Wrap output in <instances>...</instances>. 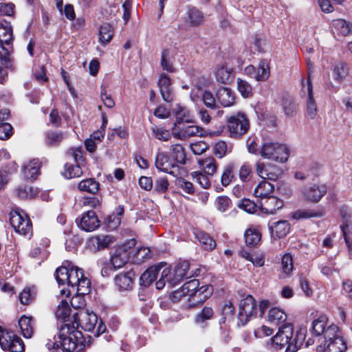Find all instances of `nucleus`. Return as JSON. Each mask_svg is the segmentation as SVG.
Segmentation results:
<instances>
[{
    "instance_id": "51",
    "label": "nucleus",
    "mask_w": 352,
    "mask_h": 352,
    "mask_svg": "<svg viewBox=\"0 0 352 352\" xmlns=\"http://www.w3.org/2000/svg\"><path fill=\"white\" fill-rule=\"evenodd\" d=\"M214 315L213 309L210 307H204L195 317V322L202 325L206 320H210Z\"/></svg>"
},
{
    "instance_id": "49",
    "label": "nucleus",
    "mask_w": 352,
    "mask_h": 352,
    "mask_svg": "<svg viewBox=\"0 0 352 352\" xmlns=\"http://www.w3.org/2000/svg\"><path fill=\"white\" fill-rule=\"evenodd\" d=\"M70 307L66 300H61L60 303L57 306L55 311L56 317L63 321H65L66 318L69 316Z\"/></svg>"
},
{
    "instance_id": "19",
    "label": "nucleus",
    "mask_w": 352,
    "mask_h": 352,
    "mask_svg": "<svg viewBox=\"0 0 352 352\" xmlns=\"http://www.w3.org/2000/svg\"><path fill=\"white\" fill-rule=\"evenodd\" d=\"M283 201L282 199L275 196H269L263 199H261L258 203L260 209L267 214H273L276 210L282 208Z\"/></svg>"
},
{
    "instance_id": "62",
    "label": "nucleus",
    "mask_w": 352,
    "mask_h": 352,
    "mask_svg": "<svg viewBox=\"0 0 352 352\" xmlns=\"http://www.w3.org/2000/svg\"><path fill=\"white\" fill-rule=\"evenodd\" d=\"M176 185L178 188L183 190L184 192L192 195L195 192L193 184L184 179V178L179 177L176 179Z\"/></svg>"
},
{
    "instance_id": "41",
    "label": "nucleus",
    "mask_w": 352,
    "mask_h": 352,
    "mask_svg": "<svg viewBox=\"0 0 352 352\" xmlns=\"http://www.w3.org/2000/svg\"><path fill=\"white\" fill-rule=\"evenodd\" d=\"M232 151V145L225 141L221 140L215 143L214 146V153L218 158H222Z\"/></svg>"
},
{
    "instance_id": "20",
    "label": "nucleus",
    "mask_w": 352,
    "mask_h": 352,
    "mask_svg": "<svg viewBox=\"0 0 352 352\" xmlns=\"http://www.w3.org/2000/svg\"><path fill=\"white\" fill-rule=\"evenodd\" d=\"M199 285V281L195 278L185 283L179 289L172 293L171 298L173 301L176 302L181 300L182 298H186L190 294V293H193L197 291Z\"/></svg>"
},
{
    "instance_id": "27",
    "label": "nucleus",
    "mask_w": 352,
    "mask_h": 352,
    "mask_svg": "<svg viewBox=\"0 0 352 352\" xmlns=\"http://www.w3.org/2000/svg\"><path fill=\"white\" fill-rule=\"evenodd\" d=\"M34 322L32 317L23 316L19 320V326L21 333L25 338H30L33 336L34 331Z\"/></svg>"
},
{
    "instance_id": "45",
    "label": "nucleus",
    "mask_w": 352,
    "mask_h": 352,
    "mask_svg": "<svg viewBox=\"0 0 352 352\" xmlns=\"http://www.w3.org/2000/svg\"><path fill=\"white\" fill-rule=\"evenodd\" d=\"M199 164L207 175H212L217 170L216 162L213 157L199 160Z\"/></svg>"
},
{
    "instance_id": "60",
    "label": "nucleus",
    "mask_w": 352,
    "mask_h": 352,
    "mask_svg": "<svg viewBox=\"0 0 352 352\" xmlns=\"http://www.w3.org/2000/svg\"><path fill=\"white\" fill-rule=\"evenodd\" d=\"M188 305L189 307H195L199 304H201L205 302L207 299H204L203 295L198 290L195 291L193 293H190V294L186 297Z\"/></svg>"
},
{
    "instance_id": "7",
    "label": "nucleus",
    "mask_w": 352,
    "mask_h": 352,
    "mask_svg": "<svg viewBox=\"0 0 352 352\" xmlns=\"http://www.w3.org/2000/svg\"><path fill=\"white\" fill-rule=\"evenodd\" d=\"M227 124L231 137H239L245 134L249 129V120L243 113L230 116L227 119Z\"/></svg>"
},
{
    "instance_id": "3",
    "label": "nucleus",
    "mask_w": 352,
    "mask_h": 352,
    "mask_svg": "<svg viewBox=\"0 0 352 352\" xmlns=\"http://www.w3.org/2000/svg\"><path fill=\"white\" fill-rule=\"evenodd\" d=\"M259 153L263 158L282 163L285 162L289 157V149L287 146L278 142L264 143Z\"/></svg>"
},
{
    "instance_id": "5",
    "label": "nucleus",
    "mask_w": 352,
    "mask_h": 352,
    "mask_svg": "<svg viewBox=\"0 0 352 352\" xmlns=\"http://www.w3.org/2000/svg\"><path fill=\"white\" fill-rule=\"evenodd\" d=\"M0 346L4 351L23 352L25 346L23 340L13 331L0 327Z\"/></svg>"
},
{
    "instance_id": "31",
    "label": "nucleus",
    "mask_w": 352,
    "mask_h": 352,
    "mask_svg": "<svg viewBox=\"0 0 352 352\" xmlns=\"http://www.w3.org/2000/svg\"><path fill=\"white\" fill-rule=\"evenodd\" d=\"M287 319V315L283 310L273 307L271 308L267 314L268 321L274 324L280 325L283 323Z\"/></svg>"
},
{
    "instance_id": "39",
    "label": "nucleus",
    "mask_w": 352,
    "mask_h": 352,
    "mask_svg": "<svg viewBox=\"0 0 352 352\" xmlns=\"http://www.w3.org/2000/svg\"><path fill=\"white\" fill-rule=\"evenodd\" d=\"M272 233L278 238L285 236L289 231L290 225L287 221H279L270 227Z\"/></svg>"
},
{
    "instance_id": "63",
    "label": "nucleus",
    "mask_w": 352,
    "mask_h": 352,
    "mask_svg": "<svg viewBox=\"0 0 352 352\" xmlns=\"http://www.w3.org/2000/svg\"><path fill=\"white\" fill-rule=\"evenodd\" d=\"M0 60L1 64L5 67H11L12 64L9 57V49L3 47V44H1V43H0Z\"/></svg>"
},
{
    "instance_id": "12",
    "label": "nucleus",
    "mask_w": 352,
    "mask_h": 352,
    "mask_svg": "<svg viewBox=\"0 0 352 352\" xmlns=\"http://www.w3.org/2000/svg\"><path fill=\"white\" fill-rule=\"evenodd\" d=\"M309 75L310 74L309 73V77L306 82L304 79L301 80L302 91L307 94L306 113L311 119H314L317 115V105L314 99L313 85Z\"/></svg>"
},
{
    "instance_id": "57",
    "label": "nucleus",
    "mask_w": 352,
    "mask_h": 352,
    "mask_svg": "<svg viewBox=\"0 0 352 352\" xmlns=\"http://www.w3.org/2000/svg\"><path fill=\"white\" fill-rule=\"evenodd\" d=\"M153 137L160 141H168L170 138L169 131L157 126H153L151 129Z\"/></svg>"
},
{
    "instance_id": "10",
    "label": "nucleus",
    "mask_w": 352,
    "mask_h": 352,
    "mask_svg": "<svg viewBox=\"0 0 352 352\" xmlns=\"http://www.w3.org/2000/svg\"><path fill=\"white\" fill-rule=\"evenodd\" d=\"M190 265L188 261H184L179 263L175 267L173 273L169 274L167 279L168 285L173 287L179 283L183 279L193 276L195 273L190 270Z\"/></svg>"
},
{
    "instance_id": "8",
    "label": "nucleus",
    "mask_w": 352,
    "mask_h": 352,
    "mask_svg": "<svg viewBox=\"0 0 352 352\" xmlns=\"http://www.w3.org/2000/svg\"><path fill=\"white\" fill-rule=\"evenodd\" d=\"M327 323V318L325 316H320L312 321L310 330L317 336L323 335L324 339L333 336L335 332L338 331V327L334 324Z\"/></svg>"
},
{
    "instance_id": "54",
    "label": "nucleus",
    "mask_w": 352,
    "mask_h": 352,
    "mask_svg": "<svg viewBox=\"0 0 352 352\" xmlns=\"http://www.w3.org/2000/svg\"><path fill=\"white\" fill-rule=\"evenodd\" d=\"M64 139V133L61 131H50L46 133V142L50 146L58 144Z\"/></svg>"
},
{
    "instance_id": "24",
    "label": "nucleus",
    "mask_w": 352,
    "mask_h": 352,
    "mask_svg": "<svg viewBox=\"0 0 352 352\" xmlns=\"http://www.w3.org/2000/svg\"><path fill=\"white\" fill-rule=\"evenodd\" d=\"M129 258V253L124 248L121 247L116 250L111 258V263L114 270L123 267Z\"/></svg>"
},
{
    "instance_id": "47",
    "label": "nucleus",
    "mask_w": 352,
    "mask_h": 352,
    "mask_svg": "<svg viewBox=\"0 0 352 352\" xmlns=\"http://www.w3.org/2000/svg\"><path fill=\"white\" fill-rule=\"evenodd\" d=\"M347 75V69L345 64L342 62L336 63L333 67V78L340 82Z\"/></svg>"
},
{
    "instance_id": "48",
    "label": "nucleus",
    "mask_w": 352,
    "mask_h": 352,
    "mask_svg": "<svg viewBox=\"0 0 352 352\" xmlns=\"http://www.w3.org/2000/svg\"><path fill=\"white\" fill-rule=\"evenodd\" d=\"M28 219V217L23 212H21L19 210H13L10 212V222L14 230L19 229L22 222H24L25 219Z\"/></svg>"
},
{
    "instance_id": "37",
    "label": "nucleus",
    "mask_w": 352,
    "mask_h": 352,
    "mask_svg": "<svg viewBox=\"0 0 352 352\" xmlns=\"http://www.w3.org/2000/svg\"><path fill=\"white\" fill-rule=\"evenodd\" d=\"M196 238L199 240L203 248L207 251L213 250L216 246L215 241L204 232L198 231L196 233Z\"/></svg>"
},
{
    "instance_id": "1",
    "label": "nucleus",
    "mask_w": 352,
    "mask_h": 352,
    "mask_svg": "<svg viewBox=\"0 0 352 352\" xmlns=\"http://www.w3.org/2000/svg\"><path fill=\"white\" fill-rule=\"evenodd\" d=\"M58 338L53 342L46 344L52 352H81L84 349L82 334L74 324L65 323L61 325Z\"/></svg>"
},
{
    "instance_id": "53",
    "label": "nucleus",
    "mask_w": 352,
    "mask_h": 352,
    "mask_svg": "<svg viewBox=\"0 0 352 352\" xmlns=\"http://www.w3.org/2000/svg\"><path fill=\"white\" fill-rule=\"evenodd\" d=\"M37 190L32 186H19L16 189V195L21 199H32L37 195Z\"/></svg>"
},
{
    "instance_id": "30",
    "label": "nucleus",
    "mask_w": 352,
    "mask_h": 352,
    "mask_svg": "<svg viewBox=\"0 0 352 352\" xmlns=\"http://www.w3.org/2000/svg\"><path fill=\"white\" fill-rule=\"evenodd\" d=\"M232 69L226 65H220L214 69V76L218 82L228 84L232 80Z\"/></svg>"
},
{
    "instance_id": "22",
    "label": "nucleus",
    "mask_w": 352,
    "mask_h": 352,
    "mask_svg": "<svg viewBox=\"0 0 352 352\" xmlns=\"http://www.w3.org/2000/svg\"><path fill=\"white\" fill-rule=\"evenodd\" d=\"M135 273L129 270L124 273H120L114 278L116 286L120 291H127L132 289Z\"/></svg>"
},
{
    "instance_id": "28",
    "label": "nucleus",
    "mask_w": 352,
    "mask_h": 352,
    "mask_svg": "<svg viewBox=\"0 0 352 352\" xmlns=\"http://www.w3.org/2000/svg\"><path fill=\"white\" fill-rule=\"evenodd\" d=\"M274 191V186L270 182L263 179L255 187L254 195L255 197L263 199L271 195Z\"/></svg>"
},
{
    "instance_id": "64",
    "label": "nucleus",
    "mask_w": 352,
    "mask_h": 352,
    "mask_svg": "<svg viewBox=\"0 0 352 352\" xmlns=\"http://www.w3.org/2000/svg\"><path fill=\"white\" fill-rule=\"evenodd\" d=\"M169 182L166 177H160L156 179L154 186V191L157 193L165 192L168 188Z\"/></svg>"
},
{
    "instance_id": "38",
    "label": "nucleus",
    "mask_w": 352,
    "mask_h": 352,
    "mask_svg": "<svg viewBox=\"0 0 352 352\" xmlns=\"http://www.w3.org/2000/svg\"><path fill=\"white\" fill-rule=\"evenodd\" d=\"M324 215L322 210L314 209L298 210L293 214V218L295 219H309L312 217H321Z\"/></svg>"
},
{
    "instance_id": "46",
    "label": "nucleus",
    "mask_w": 352,
    "mask_h": 352,
    "mask_svg": "<svg viewBox=\"0 0 352 352\" xmlns=\"http://www.w3.org/2000/svg\"><path fill=\"white\" fill-rule=\"evenodd\" d=\"M257 81H265L270 76V62L267 59L260 61L258 67L256 69Z\"/></svg>"
},
{
    "instance_id": "34",
    "label": "nucleus",
    "mask_w": 352,
    "mask_h": 352,
    "mask_svg": "<svg viewBox=\"0 0 352 352\" xmlns=\"http://www.w3.org/2000/svg\"><path fill=\"white\" fill-rule=\"evenodd\" d=\"M160 65L164 70L173 73L175 72L173 66V57L170 51L168 49L164 50L161 55Z\"/></svg>"
},
{
    "instance_id": "32",
    "label": "nucleus",
    "mask_w": 352,
    "mask_h": 352,
    "mask_svg": "<svg viewBox=\"0 0 352 352\" xmlns=\"http://www.w3.org/2000/svg\"><path fill=\"white\" fill-rule=\"evenodd\" d=\"M176 121L173 129L177 130V127L183 125L185 123L191 122L190 114L188 109L181 106H178L175 110Z\"/></svg>"
},
{
    "instance_id": "52",
    "label": "nucleus",
    "mask_w": 352,
    "mask_h": 352,
    "mask_svg": "<svg viewBox=\"0 0 352 352\" xmlns=\"http://www.w3.org/2000/svg\"><path fill=\"white\" fill-rule=\"evenodd\" d=\"M281 107L286 116L292 117L294 116L296 105L292 98L289 97L283 98L281 102Z\"/></svg>"
},
{
    "instance_id": "18",
    "label": "nucleus",
    "mask_w": 352,
    "mask_h": 352,
    "mask_svg": "<svg viewBox=\"0 0 352 352\" xmlns=\"http://www.w3.org/2000/svg\"><path fill=\"white\" fill-rule=\"evenodd\" d=\"M327 188L324 184H314L302 190L304 199L311 203H318L327 193Z\"/></svg>"
},
{
    "instance_id": "17",
    "label": "nucleus",
    "mask_w": 352,
    "mask_h": 352,
    "mask_svg": "<svg viewBox=\"0 0 352 352\" xmlns=\"http://www.w3.org/2000/svg\"><path fill=\"white\" fill-rule=\"evenodd\" d=\"M155 165L157 170L176 176L173 168L177 167V165L165 152L157 153L155 156Z\"/></svg>"
},
{
    "instance_id": "55",
    "label": "nucleus",
    "mask_w": 352,
    "mask_h": 352,
    "mask_svg": "<svg viewBox=\"0 0 352 352\" xmlns=\"http://www.w3.org/2000/svg\"><path fill=\"white\" fill-rule=\"evenodd\" d=\"M294 268L293 259L290 254H285L281 258V269L283 273L288 276L292 273Z\"/></svg>"
},
{
    "instance_id": "16",
    "label": "nucleus",
    "mask_w": 352,
    "mask_h": 352,
    "mask_svg": "<svg viewBox=\"0 0 352 352\" xmlns=\"http://www.w3.org/2000/svg\"><path fill=\"white\" fill-rule=\"evenodd\" d=\"M184 24L179 25V27L185 25L187 27H199L204 23V14L195 7L188 6L185 16L183 18Z\"/></svg>"
},
{
    "instance_id": "11",
    "label": "nucleus",
    "mask_w": 352,
    "mask_h": 352,
    "mask_svg": "<svg viewBox=\"0 0 352 352\" xmlns=\"http://www.w3.org/2000/svg\"><path fill=\"white\" fill-rule=\"evenodd\" d=\"M78 267L74 266L72 262L65 261L63 265L58 267L55 272L56 280L59 285L67 284L71 287L72 275L75 276Z\"/></svg>"
},
{
    "instance_id": "43",
    "label": "nucleus",
    "mask_w": 352,
    "mask_h": 352,
    "mask_svg": "<svg viewBox=\"0 0 352 352\" xmlns=\"http://www.w3.org/2000/svg\"><path fill=\"white\" fill-rule=\"evenodd\" d=\"M36 295V288L34 286L24 288L20 294L19 298L23 305H28L32 302Z\"/></svg>"
},
{
    "instance_id": "50",
    "label": "nucleus",
    "mask_w": 352,
    "mask_h": 352,
    "mask_svg": "<svg viewBox=\"0 0 352 352\" xmlns=\"http://www.w3.org/2000/svg\"><path fill=\"white\" fill-rule=\"evenodd\" d=\"M82 174L81 166L77 164H66L65 165L64 175L68 179L78 177Z\"/></svg>"
},
{
    "instance_id": "42",
    "label": "nucleus",
    "mask_w": 352,
    "mask_h": 352,
    "mask_svg": "<svg viewBox=\"0 0 352 352\" xmlns=\"http://www.w3.org/2000/svg\"><path fill=\"white\" fill-rule=\"evenodd\" d=\"M246 245L256 246L260 241L261 234L256 228H248L244 234Z\"/></svg>"
},
{
    "instance_id": "14",
    "label": "nucleus",
    "mask_w": 352,
    "mask_h": 352,
    "mask_svg": "<svg viewBox=\"0 0 352 352\" xmlns=\"http://www.w3.org/2000/svg\"><path fill=\"white\" fill-rule=\"evenodd\" d=\"M78 226L86 232H92L100 226V221L93 210H89L82 214L80 219H76Z\"/></svg>"
},
{
    "instance_id": "29",
    "label": "nucleus",
    "mask_w": 352,
    "mask_h": 352,
    "mask_svg": "<svg viewBox=\"0 0 352 352\" xmlns=\"http://www.w3.org/2000/svg\"><path fill=\"white\" fill-rule=\"evenodd\" d=\"M160 269L159 265H153L146 270L140 276V285L148 287L156 279Z\"/></svg>"
},
{
    "instance_id": "26",
    "label": "nucleus",
    "mask_w": 352,
    "mask_h": 352,
    "mask_svg": "<svg viewBox=\"0 0 352 352\" xmlns=\"http://www.w3.org/2000/svg\"><path fill=\"white\" fill-rule=\"evenodd\" d=\"M40 162L34 159L23 167V174L25 179H36L39 174Z\"/></svg>"
},
{
    "instance_id": "4",
    "label": "nucleus",
    "mask_w": 352,
    "mask_h": 352,
    "mask_svg": "<svg viewBox=\"0 0 352 352\" xmlns=\"http://www.w3.org/2000/svg\"><path fill=\"white\" fill-rule=\"evenodd\" d=\"M71 287L76 289L78 294L76 297L72 299L71 304L76 308L80 307L84 305V302H82L80 305H76L75 301L82 298V296L89 294L91 287V282L85 277L82 269L78 267L75 276L72 275Z\"/></svg>"
},
{
    "instance_id": "6",
    "label": "nucleus",
    "mask_w": 352,
    "mask_h": 352,
    "mask_svg": "<svg viewBox=\"0 0 352 352\" xmlns=\"http://www.w3.org/2000/svg\"><path fill=\"white\" fill-rule=\"evenodd\" d=\"M257 311L258 308L256 300L252 296L248 295L240 301L238 314L239 322L241 325H245L250 320L256 316Z\"/></svg>"
},
{
    "instance_id": "56",
    "label": "nucleus",
    "mask_w": 352,
    "mask_h": 352,
    "mask_svg": "<svg viewBox=\"0 0 352 352\" xmlns=\"http://www.w3.org/2000/svg\"><path fill=\"white\" fill-rule=\"evenodd\" d=\"M237 89L243 98H249L252 95V87L245 80L237 78Z\"/></svg>"
},
{
    "instance_id": "35",
    "label": "nucleus",
    "mask_w": 352,
    "mask_h": 352,
    "mask_svg": "<svg viewBox=\"0 0 352 352\" xmlns=\"http://www.w3.org/2000/svg\"><path fill=\"white\" fill-rule=\"evenodd\" d=\"M99 187L100 184L91 178L82 180L78 184V189L80 191L87 192L94 195L98 192Z\"/></svg>"
},
{
    "instance_id": "58",
    "label": "nucleus",
    "mask_w": 352,
    "mask_h": 352,
    "mask_svg": "<svg viewBox=\"0 0 352 352\" xmlns=\"http://www.w3.org/2000/svg\"><path fill=\"white\" fill-rule=\"evenodd\" d=\"M192 178L201 187L207 189L210 186V182L208 176L199 171H194L191 173Z\"/></svg>"
},
{
    "instance_id": "25",
    "label": "nucleus",
    "mask_w": 352,
    "mask_h": 352,
    "mask_svg": "<svg viewBox=\"0 0 352 352\" xmlns=\"http://www.w3.org/2000/svg\"><path fill=\"white\" fill-rule=\"evenodd\" d=\"M216 96L218 101L223 107H230L234 103V92L229 88L221 87L219 89Z\"/></svg>"
},
{
    "instance_id": "59",
    "label": "nucleus",
    "mask_w": 352,
    "mask_h": 352,
    "mask_svg": "<svg viewBox=\"0 0 352 352\" xmlns=\"http://www.w3.org/2000/svg\"><path fill=\"white\" fill-rule=\"evenodd\" d=\"M234 166L232 164L226 166L221 175V184L223 186H228L234 178Z\"/></svg>"
},
{
    "instance_id": "61",
    "label": "nucleus",
    "mask_w": 352,
    "mask_h": 352,
    "mask_svg": "<svg viewBox=\"0 0 352 352\" xmlns=\"http://www.w3.org/2000/svg\"><path fill=\"white\" fill-rule=\"evenodd\" d=\"M215 205L218 210L226 212L231 205V200L226 196H219L216 199Z\"/></svg>"
},
{
    "instance_id": "44",
    "label": "nucleus",
    "mask_w": 352,
    "mask_h": 352,
    "mask_svg": "<svg viewBox=\"0 0 352 352\" xmlns=\"http://www.w3.org/2000/svg\"><path fill=\"white\" fill-rule=\"evenodd\" d=\"M113 36V30L111 25L105 23L102 25L99 31V38L100 42L106 45L111 41Z\"/></svg>"
},
{
    "instance_id": "2",
    "label": "nucleus",
    "mask_w": 352,
    "mask_h": 352,
    "mask_svg": "<svg viewBox=\"0 0 352 352\" xmlns=\"http://www.w3.org/2000/svg\"><path fill=\"white\" fill-rule=\"evenodd\" d=\"M306 332L307 329L301 327L294 334L293 325L283 323L272 338V346L275 350L286 347L285 352H296L305 342Z\"/></svg>"
},
{
    "instance_id": "15",
    "label": "nucleus",
    "mask_w": 352,
    "mask_h": 352,
    "mask_svg": "<svg viewBox=\"0 0 352 352\" xmlns=\"http://www.w3.org/2000/svg\"><path fill=\"white\" fill-rule=\"evenodd\" d=\"M173 135L179 140H185L190 137L202 136L204 129L196 125H188L185 124L177 127V130L173 129Z\"/></svg>"
},
{
    "instance_id": "23",
    "label": "nucleus",
    "mask_w": 352,
    "mask_h": 352,
    "mask_svg": "<svg viewBox=\"0 0 352 352\" xmlns=\"http://www.w3.org/2000/svg\"><path fill=\"white\" fill-rule=\"evenodd\" d=\"M79 324L86 331L94 332L98 323V317L93 312H81L78 318Z\"/></svg>"
},
{
    "instance_id": "13",
    "label": "nucleus",
    "mask_w": 352,
    "mask_h": 352,
    "mask_svg": "<svg viewBox=\"0 0 352 352\" xmlns=\"http://www.w3.org/2000/svg\"><path fill=\"white\" fill-rule=\"evenodd\" d=\"M256 170L258 175L265 180L276 181L283 173L279 166L270 163H257Z\"/></svg>"
},
{
    "instance_id": "9",
    "label": "nucleus",
    "mask_w": 352,
    "mask_h": 352,
    "mask_svg": "<svg viewBox=\"0 0 352 352\" xmlns=\"http://www.w3.org/2000/svg\"><path fill=\"white\" fill-rule=\"evenodd\" d=\"M346 343L340 335L339 330L333 336L324 338L317 348L318 352H344L346 349Z\"/></svg>"
},
{
    "instance_id": "40",
    "label": "nucleus",
    "mask_w": 352,
    "mask_h": 352,
    "mask_svg": "<svg viewBox=\"0 0 352 352\" xmlns=\"http://www.w3.org/2000/svg\"><path fill=\"white\" fill-rule=\"evenodd\" d=\"M333 25L342 35H352V23L339 19L333 21Z\"/></svg>"
},
{
    "instance_id": "36",
    "label": "nucleus",
    "mask_w": 352,
    "mask_h": 352,
    "mask_svg": "<svg viewBox=\"0 0 352 352\" xmlns=\"http://www.w3.org/2000/svg\"><path fill=\"white\" fill-rule=\"evenodd\" d=\"M172 160L177 164H184L186 163V154L182 146L179 144H173L170 146Z\"/></svg>"
},
{
    "instance_id": "21",
    "label": "nucleus",
    "mask_w": 352,
    "mask_h": 352,
    "mask_svg": "<svg viewBox=\"0 0 352 352\" xmlns=\"http://www.w3.org/2000/svg\"><path fill=\"white\" fill-rule=\"evenodd\" d=\"M113 242V237L109 235H98L91 237L88 241V248L94 252H97L109 248Z\"/></svg>"
},
{
    "instance_id": "33",
    "label": "nucleus",
    "mask_w": 352,
    "mask_h": 352,
    "mask_svg": "<svg viewBox=\"0 0 352 352\" xmlns=\"http://www.w3.org/2000/svg\"><path fill=\"white\" fill-rule=\"evenodd\" d=\"M12 39V31L9 23L0 21V43L7 45H10Z\"/></svg>"
}]
</instances>
